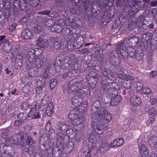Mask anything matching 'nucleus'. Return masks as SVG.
Instances as JSON below:
<instances>
[{"label":"nucleus","mask_w":157,"mask_h":157,"mask_svg":"<svg viewBox=\"0 0 157 157\" xmlns=\"http://www.w3.org/2000/svg\"><path fill=\"white\" fill-rule=\"evenodd\" d=\"M99 104V101L95 100L91 106L92 118L93 120L91 123L92 126L96 132L103 129V126L100 124L98 122L103 119L105 109L103 107L99 109L98 107Z\"/></svg>","instance_id":"nucleus-1"},{"label":"nucleus","mask_w":157,"mask_h":157,"mask_svg":"<svg viewBox=\"0 0 157 157\" xmlns=\"http://www.w3.org/2000/svg\"><path fill=\"white\" fill-rule=\"evenodd\" d=\"M75 59L74 55L69 57L65 56L63 54L59 55L56 57L53 64L56 71L59 72L62 69H70L72 67L71 63Z\"/></svg>","instance_id":"nucleus-2"},{"label":"nucleus","mask_w":157,"mask_h":157,"mask_svg":"<svg viewBox=\"0 0 157 157\" xmlns=\"http://www.w3.org/2000/svg\"><path fill=\"white\" fill-rule=\"evenodd\" d=\"M82 86V83L76 79H73L68 84H65L63 87V90L64 93H71L74 92L76 95L78 94Z\"/></svg>","instance_id":"nucleus-3"},{"label":"nucleus","mask_w":157,"mask_h":157,"mask_svg":"<svg viewBox=\"0 0 157 157\" xmlns=\"http://www.w3.org/2000/svg\"><path fill=\"white\" fill-rule=\"evenodd\" d=\"M36 49L34 50L32 48H29L28 58L29 62L31 66H33L36 68H39L44 65V61L39 59V56L35 54Z\"/></svg>","instance_id":"nucleus-4"},{"label":"nucleus","mask_w":157,"mask_h":157,"mask_svg":"<svg viewBox=\"0 0 157 157\" xmlns=\"http://www.w3.org/2000/svg\"><path fill=\"white\" fill-rule=\"evenodd\" d=\"M40 106L38 104H35L34 106L30 109L29 112L27 114L28 118L31 119H37L40 117V114L39 111Z\"/></svg>","instance_id":"nucleus-5"},{"label":"nucleus","mask_w":157,"mask_h":157,"mask_svg":"<svg viewBox=\"0 0 157 157\" xmlns=\"http://www.w3.org/2000/svg\"><path fill=\"white\" fill-rule=\"evenodd\" d=\"M36 21L37 23H39V25H42V27H51L54 22L53 19L46 18L41 16H38L36 18Z\"/></svg>","instance_id":"nucleus-6"},{"label":"nucleus","mask_w":157,"mask_h":157,"mask_svg":"<svg viewBox=\"0 0 157 157\" xmlns=\"http://www.w3.org/2000/svg\"><path fill=\"white\" fill-rule=\"evenodd\" d=\"M111 91L113 92L110 93L111 95V103L112 105H117L121 101L122 98L120 95L118 94V92L116 88H113Z\"/></svg>","instance_id":"nucleus-7"},{"label":"nucleus","mask_w":157,"mask_h":157,"mask_svg":"<svg viewBox=\"0 0 157 157\" xmlns=\"http://www.w3.org/2000/svg\"><path fill=\"white\" fill-rule=\"evenodd\" d=\"M60 40L59 37H52L50 39L51 44L50 47V49L54 51L60 49L61 48V45L60 41Z\"/></svg>","instance_id":"nucleus-8"},{"label":"nucleus","mask_w":157,"mask_h":157,"mask_svg":"<svg viewBox=\"0 0 157 157\" xmlns=\"http://www.w3.org/2000/svg\"><path fill=\"white\" fill-rule=\"evenodd\" d=\"M145 22L146 21L144 20V17L142 16H140L137 20L136 22H134L132 23V22H131L130 26L132 25H134L135 27L136 25L138 27L142 28L145 30H147L149 28V25H147Z\"/></svg>","instance_id":"nucleus-9"},{"label":"nucleus","mask_w":157,"mask_h":157,"mask_svg":"<svg viewBox=\"0 0 157 157\" xmlns=\"http://www.w3.org/2000/svg\"><path fill=\"white\" fill-rule=\"evenodd\" d=\"M94 130V132H91L89 135V141L91 143L96 144L99 140V134L102 133V129L101 131H97Z\"/></svg>","instance_id":"nucleus-10"},{"label":"nucleus","mask_w":157,"mask_h":157,"mask_svg":"<svg viewBox=\"0 0 157 157\" xmlns=\"http://www.w3.org/2000/svg\"><path fill=\"white\" fill-rule=\"evenodd\" d=\"M118 56L117 51L115 50L111 51L109 55L110 61L115 66H117L120 63V61L117 57Z\"/></svg>","instance_id":"nucleus-11"},{"label":"nucleus","mask_w":157,"mask_h":157,"mask_svg":"<svg viewBox=\"0 0 157 157\" xmlns=\"http://www.w3.org/2000/svg\"><path fill=\"white\" fill-rule=\"evenodd\" d=\"M130 94L131 96L130 99V103L133 106H137L140 104L141 101L140 98L139 96L136 94H133L132 95L131 92L130 91Z\"/></svg>","instance_id":"nucleus-12"},{"label":"nucleus","mask_w":157,"mask_h":157,"mask_svg":"<svg viewBox=\"0 0 157 157\" xmlns=\"http://www.w3.org/2000/svg\"><path fill=\"white\" fill-rule=\"evenodd\" d=\"M75 41V37L73 34H70L68 36V40L67 42V47L68 48L73 49L74 44Z\"/></svg>","instance_id":"nucleus-13"},{"label":"nucleus","mask_w":157,"mask_h":157,"mask_svg":"<svg viewBox=\"0 0 157 157\" xmlns=\"http://www.w3.org/2000/svg\"><path fill=\"white\" fill-rule=\"evenodd\" d=\"M33 36V33L32 30L26 29L23 30L21 33V36L22 38L29 40L32 38Z\"/></svg>","instance_id":"nucleus-14"},{"label":"nucleus","mask_w":157,"mask_h":157,"mask_svg":"<svg viewBox=\"0 0 157 157\" xmlns=\"http://www.w3.org/2000/svg\"><path fill=\"white\" fill-rule=\"evenodd\" d=\"M48 74L45 71L43 74L39 75L36 79V83L40 82V84L44 85L46 81L47 80Z\"/></svg>","instance_id":"nucleus-15"},{"label":"nucleus","mask_w":157,"mask_h":157,"mask_svg":"<svg viewBox=\"0 0 157 157\" xmlns=\"http://www.w3.org/2000/svg\"><path fill=\"white\" fill-rule=\"evenodd\" d=\"M36 45L38 46L43 48L47 47L48 44V41L46 39L39 37L36 40Z\"/></svg>","instance_id":"nucleus-16"},{"label":"nucleus","mask_w":157,"mask_h":157,"mask_svg":"<svg viewBox=\"0 0 157 157\" xmlns=\"http://www.w3.org/2000/svg\"><path fill=\"white\" fill-rule=\"evenodd\" d=\"M139 157H148V151L146 147L144 144L139 146Z\"/></svg>","instance_id":"nucleus-17"},{"label":"nucleus","mask_w":157,"mask_h":157,"mask_svg":"<svg viewBox=\"0 0 157 157\" xmlns=\"http://www.w3.org/2000/svg\"><path fill=\"white\" fill-rule=\"evenodd\" d=\"M113 13H112L109 10L106 11V12L104 13V15L102 16V20L103 21H105L107 23L110 21L112 19L114 14Z\"/></svg>","instance_id":"nucleus-18"},{"label":"nucleus","mask_w":157,"mask_h":157,"mask_svg":"<svg viewBox=\"0 0 157 157\" xmlns=\"http://www.w3.org/2000/svg\"><path fill=\"white\" fill-rule=\"evenodd\" d=\"M73 47L74 48H79L83 44L84 40L83 38L81 36H77L75 37V41Z\"/></svg>","instance_id":"nucleus-19"},{"label":"nucleus","mask_w":157,"mask_h":157,"mask_svg":"<svg viewBox=\"0 0 157 157\" xmlns=\"http://www.w3.org/2000/svg\"><path fill=\"white\" fill-rule=\"evenodd\" d=\"M77 96L73 97L71 99V102L75 106L80 105L82 103V99L81 96L77 94Z\"/></svg>","instance_id":"nucleus-20"},{"label":"nucleus","mask_w":157,"mask_h":157,"mask_svg":"<svg viewBox=\"0 0 157 157\" xmlns=\"http://www.w3.org/2000/svg\"><path fill=\"white\" fill-rule=\"evenodd\" d=\"M148 143L151 147H157V137L153 135L150 136L149 138Z\"/></svg>","instance_id":"nucleus-21"},{"label":"nucleus","mask_w":157,"mask_h":157,"mask_svg":"<svg viewBox=\"0 0 157 157\" xmlns=\"http://www.w3.org/2000/svg\"><path fill=\"white\" fill-rule=\"evenodd\" d=\"M111 83H105V82L102 83L101 85V87L102 89L105 91V92L108 93H110L113 92V91H111L112 89L113 88H115L113 87L112 85V87H111L110 85Z\"/></svg>","instance_id":"nucleus-22"},{"label":"nucleus","mask_w":157,"mask_h":157,"mask_svg":"<svg viewBox=\"0 0 157 157\" xmlns=\"http://www.w3.org/2000/svg\"><path fill=\"white\" fill-rule=\"evenodd\" d=\"M57 129L59 131L63 132H67L69 128V126L64 122H59L58 123Z\"/></svg>","instance_id":"nucleus-23"},{"label":"nucleus","mask_w":157,"mask_h":157,"mask_svg":"<svg viewBox=\"0 0 157 157\" xmlns=\"http://www.w3.org/2000/svg\"><path fill=\"white\" fill-rule=\"evenodd\" d=\"M82 117H80L78 116L76 118L74 119L72 122V124L75 126L81 128L83 126L82 120Z\"/></svg>","instance_id":"nucleus-24"},{"label":"nucleus","mask_w":157,"mask_h":157,"mask_svg":"<svg viewBox=\"0 0 157 157\" xmlns=\"http://www.w3.org/2000/svg\"><path fill=\"white\" fill-rule=\"evenodd\" d=\"M50 29L52 31H55L57 33H59L62 31V27L61 26V24L54 23Z\"/></svg>","instance_id":"nucleus-25"},{"label":"nucleus","mask_w":157,"mask_h":157,"mask_svg":"<svg viewBox=\"0 0 157 157\" xmlns=\"http://www.w3.org/2000/svg\"><path fill=\"white\" fill-rule=\"evenodd\" d=\"M138 42V38L135 36H133L130 39L128 38L127 42L130 46L133 47L136 46Z\"/></svg>","instance_id":"nucleus-26"},{"label":"nucleus","mask_w":157,"mask_h":157,"mask_svg":"<svg viewBox=\"0 0 157 157\" xmlns=\"http://www.w3.org/2000/svg\"><path fill=\"white\" fill-rule=\"evenodd\" d=\"M124 143V140L123 139L121 138H120L112 141L111 143V147L116 146H120L122 145Z\"/></svg>","instance_id":"nucleus-27"},{"label":"nucleus","mask_w":157,"mask_h":157,"mask_svg":"<svg viewBox=\"0 0 157 157\" xmlns=\"http://www.w3.org/2000/svg\"><path fill=\"white\" fill-rule=\"evenodd\" d=\"M53 109V104L52 102H50L48 104L46 109V114L48 116H50L52 113Z\"/></svg>","instance_id":"nucleus-28"},{"label":"nucleus","mask_w":157,"mask_h":157,"mask_svg":"<svg viewBox=\"0 0 157 157\" xmlns=\"http://www.w3.org/2000/svg\"><path fill=\"white\" fill-rule=\"evenodd\" d=\"M53 11L52 10L51 11L49 10H43L41 12V13L43 15H48L49 16L54 17H56V12H54L53 13L52 12Z\"/></svg>","instance_id":"nucleus-29"},{"label":"nucleus","mask_w":157,"mask_h":157,"mask_svg":"<svg viewBox=\"0 0 157 157\" xmlns=\"http://www.w3.org/2000/svg\"><path fill=\"white\" fill-rule=\"evenodd\" d=\"M148 111L150 117H154L157 115V110L155 107H153L149 108Z\"/></svg>","instance_id":"nucleus-30"},{"label":"nucleus","mask_w":157,"mask_h":157,"mask_svg":"<svg viewBox=\"0 0 157 157\" xmlns=\"http://www.w3.org/2000/svg\"><path fill=\"white\" fill-rule=\"evenodd\" d=\"M79 93L78 94L79 96H82V94L87 95H89L90 93L86 87L83 85L82 88L81 89V90L79 91Z\"/></svg>","instance_id":"nucleus-31"},{"label":"nucleus","mask_w":157,"mask_h":157,"mask_svg":"<svg viewBox=\"0 0 157 157\" xmlns=\"http://www.w3.org/2000/svg\"><path fill=\"white\" fill-rule=\"evenodd\" d=\"M36 92L37 94H40L43 92V90L44 85L40 84V82L38 83H36Z\"/></svg>","instance_id":"nucleus-32"},{"label":"nucleus","mask_w":157,"mask_h":157,"mask_svg":"<svg viewBox=\"0 0 157 157\" xmlns=\"http://www.w3.org/2000/svg\"><path fill=\"white\" fill-rule=\"evenodd\" d=\"M103 119L106 121V122H109L112 119V116L108 112L105 110L103 114Z\"/></svg>","instance_id":"nucleus-33"},{"label":"nucleus","mask_w":157,"mask_h":157,"mask_svg":"<svg viewBox=\"0 0 157 157\" xmlns=\"http://www.w3.org/2000/svg\"><path fill=\"white\" fill-rule=\"evenodd\" d=\"M116 49L117 51H119L121 53H123L124 51H125L126 46L125 44L120 43L117 45Z\"/></svg>","instance_id":"nucleus-34"},{"label":"nucleus","mask_w":157,"mask_h":157,"mask_svg":"<svg viewBox=\"0 0 157 157\" xmlns=\"http://www.w3.org/2000/svg\"><path fill=\"white\" fill-rule=\"evenodd\" d=\"M66 69L65 72L63 75V78H65L67 77H71L75 76V75H74L71 70L70 71L68 69Z\"/></svg>","instance_id":"nucleus-35"},{"label":"nucleus","mask_w":157,"mask_h":157,"mask_svg":"<svg viewBox=\"0 0 157 157\" xmlns=\"http://www.w3.org/2000/svg\"><path fill=\"white\" fill-rule=\"evenodd\" d=\"M27 0H20L19 7L21 10H25L27 6Z\"/></svg>","instance_id":"nucleus-36"},{"label":"nucleus","mask_w":157,"mask_h":157,"mask_svg":"<svg viewBox=\"0 0 157 157\" xmlns=\"http://www.w3.org/2000/svg\"><path fill=\"white\" fill-rule=\"evenodd\" d=\"M127 53L129 56L131 57L135 58L136 52V50L132 48H129L127 51Z\"/></svg>","instance_id":"nucleus-37"},{"label":"nucleus","mask_w":157,"mask_h":157,"mask_svg":"<svg viewBox=\"0 0 157 157\" xmlns=\"http://www.w3.org/2000/svg\"><path fill=\"white\" fill-rule=\"evenodd\" d=\"M29 2V5L32 7H36L38 6L39 0H27Z\"/></svg>","instance_id":"nucleus-38"},{"label":"nucleus","mask_w":157,"mask_h":157,"mask_svg":"<svg viewBox=\"0 0 157 157\" xmlns=\"http://www.w3.org/2000/svg\"><path fill=\"white\" fill-rule=\"evenodd\" d=\"M25 140L26 143L28 145H31L35 143V141L29 136H27Z\"/></svg>","instance_id":"nucleus-39"},{"label":"nucleus","mask_w":157,"mask_h":157,"mask_svg":"<svg viewBox=\"0 0 157 157\" xmlns=\"http://www.w3.org/2000/svg\"><path fill=\"white\" fill-rule=\"evenodd\" d=\"M110 147V145L107 143H103L101 144L99 147V150L101 151H105L107 150Z\"/></svg>","instance_id":"nucleus-40"},{"label":"nucleus","mask_w":157,"mask_h":157,"mask_svg":"<svg viewBox=\"0 0 157 157\" xmlns=\"http://www.w3.org/2000/svg\"><path fill=\"white\" fill-rule=\"evenodd\" d=\"M99 50H96L95 52V57L100 61H102L103 59V55L100 52Z\"/></svg>","instance_id":"nucleus-41"},{"label":"nucleus","mask_w":157,"mask_h":157,"mask_svg":"<svg viewBox=\"0 0 157 157\" xmlns=\"http://www.w3.org/2000/svg\"><path fill=\"white\" fill-rule=\"evenodd\" d=\"M30 90L31 87L29 85L25 86L22 89L23 92L27 95L30 94Z\"/></svg>","instance_id":"nucleus-42"},{"label":"nucleus","mask_w":157,"mask_h":157,"mask_svg":"<svg viewBox=\"0 0 157 157\" xmlns=\"http://www.w3.org/2000/svg\"><path fill=\"white\" fill-rule=\"evenodd\" d=\"M17 117L21 121H24L27 118V115L26 113H19L17 116Z\"/></svg>","instance_id":"nucleus-43"},{"label":"nucleus","mask_w":157,"mask_h":157,"mask_svg":"<svg viewBox=\"0 0 157 157\" xmlns=\"http://www.w3.org/2000/svg\"><path fill=\"white\" fill-rule=\"evenodd\" d=\"M57 80L54 78L52 79L50 81V86L52 89H53L57 85Z\"/></svg>","instance_id":"nucleus-44"},{"label":"nucleus","mask_w":157,"mask_h":157,"mask_svg":"<svg viewBox=\"0 0 157 157\" xmlns=\"http://www.w3.org/2000/svg\"><path fill=\"white\" fill-rule=\"evenodd\" d=\"M74 111H70L68 115V117L69 119L74 120V119L76 118L78 116L75 113H74Z\"/></svg>","instance_id":"nucleus-45"},{"label":"nucleus","mask_w":157,"mask_h":157,"mask_svg":"<svg viewBox=\"0 0 157 157\" xmlns=\"http://www.w3.org/2000/svg\"><path fill=\"white\" fill-rule=\"evenodd\" d=\"M110 93H107L105 98L103 100V101L105 103H111V95Z\"/></svg>","instance_id":"nucleus-46"},{"label":"nucleus","mask_w":157,"mask_h":157,"mask_svg":"<svg viewBox=\"0 0 157 157\" xmlns=\"http://www.w3.org/2000/svg\"><path fill=\"white\" fill-rule=\"evenodd\" d=\"M10 134V131L8 128L5 129L3 131L2 135L3 138H5L9 135Z\"/></svg>","instance_id":"nucleus-47"},{"label":"nucleus","mask_w":157,"mask_h":157,"mask_svg":"<svg viewBox=\"0 0 157 157\" xmlns=\"http://www.w3.org/2000/svg\"><path fill=\"white\" fill-rule=\"evenodd\" d=\"M114 75L112 73H110L106 77L108 79H110L112 82H110L112 84L113 83L114 81L115 80V78L114 76Z\"/></svg>","instance_id":"nucleus-48"},{"label":"nucleus","mask_w":157,"mask_h":157,"mask_svg":"<svg viewBox=\"0 0 157 157\" xmlns=\"http://www.w3.org/2000/svg\"><path fill=\"white\" fill-rule=\"evenodd\" d=\"M29 108V104L28 102L27 101H25L23 102L21 107V110L25 111L27 110Z\"/></svg>","instance_id":"nucleus-49"},{"label":"nucleus","mask_w":157,"mask_h":157,"mask_svg":"<svg viewBox=\"0 0 157 157\" xmlns=\"http://www.w3.org/2000/svg\"><path fill=\"white\" fill-rule=\"evenodd\" d=\"M28 153L30 155H33L36 151V147L35 146H31L28 149Z\"/></svg>","instance_id":"nucleus-50"},{"label":"nucleus","mask_w":157,"mask_h":157,"mask_svg":"<svg viewBox=\"0 0 157 157\" xmlns=\"http://www.w3.org/2000/svg\"><path fill=\"white\" fill-rule=\"evenodd\" d=\"M48 100V98L47 96H44L41 100V104L42 105H45L47 103Z\"/></svg>","instance_id":"nucleus-51"},{"label":"nucleus","mask_w":157,"mask_h":157,"mask_svg":"<svg viewBox=\"0 0 157 157\" xmlns=\"http://www.w3.org/2000/svg\"><path fill=\"white\" fill-rule=\"evenodd\" d=\"M123 86L125 88H129L131 86V82L129 80H125L124 81Z\"/></svg>","instance_id":"nucleus-52"},{"label":"nucleus","mask_w":157,"mask_h":157,"mask_svg":"<svg viewBox=\"0 0 157 157\" xmlns=\"http://www.w3.org/2000/svg\"><path fill=\"white\" fill-rule=\"evenodd\" d=\"M39 24V23H38L37 25ZM37 25V27H35L34 28V30L35 32H36L37 33H40L41 31L43 30V28H42L41 26H42L41 25Z\"/></svg>","instance_id":"nucleus-53"},{"label":"nucleus","mask_w":157,"mask_h":157,"mask_svg":"<svg viewBox=\"0 0 157 157\" xmlns=\"http://www.w3.org/2000/svg\"><path fill=\"white\" fill-rule=\"evenodd\" d=\"M5 149V153H9L11 152L10 151L12 149V147L11 146L6 144Z\"/></svg>","instance_id":"nucleus-54"},{"label":"nucleus","mask_w":157,"mask_h":157,"mask_svg":"<svg viewBox=\"0 0 157 157\" xmlns=\"http://www.w3.org/2000/svg\"><path fill=\"white\" fill-rule=\"evenodd\" d=\"M151 92V89L147 87L144 88L142 90V93L146 94H150Z\"/></svg>","instance_id":"nucleus-55"},{"label":"nucleus","mask_w":157,"mask_h":157,"mask_svg":"<svg viewBox=\"0 0 157 157\" xmlns=\"http://www.w3.org/2000/svg\"><path fill=\"white\" fill-rule=\"evenodd\" d=\"M62 33L64 35H67L70 33V30L67 27H65L62 29Z\"/></svg>","instance_id":"nucleus-56"},{"label":"nucleus","mask_w":157,"mask_h":157,"mask_svg":"<svg viewBox=\"0 0 157 157\" xmlns=\"http://www.w3.org/2000/svg\"><path fill=\"white\" fill-rule=\"evenodd\" d=\"M6 144L0 143V152L2 153H5V146Z\"/></svg>","instance_id":"nucleus-57"},{"label":"nucleus","mask_w":157,"mask_h":157,"mask_svg":"<svg viewBox=\"0 0 157 157\" xmlns=\"http://www.w3.org/2000/svg\"><path fill=\"white\" fill-rule=\"evenodd\" d=\"M137 89L138 90H140L143 87V84L142 83L138 82L136 83Z\"/></svg>","instance_id":"nucleus-58"},{"label":"nucleus","mask_w":157,"mask_h":157,"mask_svg":"<svg viewBox=\"0 0 157 157\" xmlns=\"http://www.w3.org/2000/svg\"><path fill=\"white\" fill-rule=\"evenodd\" d=\"M78 51L79 52L80 54H84L85 53H87L88 52V50L86 48H84L81 50H78Z\"/></svg>","instance_id":"nucleus-59"},{"label":"nucleus","mask_w":157,"mask_h":157,"mask_svg":"<svg viewBox=\"0 0 157 157\" xmlns=\"http://www.w3.org/2000/svg\"><path fill=\"white\" fill-rule=\"evenodd\" d=\"M157 73L155 71H152L149 74V76L150 78H153L157 75Z\"/></svg>","instance_id":"nucleus-60"},{"label":"nucleus","mask_w":157,"mask_h":157,"mask_svg":"<svg viewBox=\"0 0 157 157\" xmlns=\"http://www.w3.org/2000/svg\"><path fill=\"white\" fill-rule=\"evenodd\" d=\"M96 150V146L94 144H92L91 145L90 147L89 148L88 151L91 152L92 150Z\"/></svg>","instance_id":"nucleus-61"},{"label":"nucleus","mask_w":157,"mask_h":157,"mask_svg":"<svg viewBox=\"0 0 157 157\" xmlns=\"http://www.w3.org/2000/svg\"><path fill=\"white\" fill-rule=\"evenodd\" d=\"M29 17L28 16H26L25 17H24L22 18L19 21V22L21 24H24V23L27 20L29 19Z\"/></svg>","instance_id":"nucleus-62"},{"label":"nucleus","mask_w":157,"mask_h":157,"mask_svg":"<svg viewBox=\"0 0 157 157\" xmlns=\"http://www.w3.org/2000/svg\"><path fill=\"white\" fill-rule=\"evenodd\" d=\"M20 0L18 1L17 0H15L13 2V5L15 7H19V6Z\"/></svg>","instance_id":"nucleus-63"},{"label":"nucleus","mask_w":157,"mask_h":157,"mask_svg":"<svg viewBox=\"0 0 157 157\" xmlns=\"http://www.w3.org/2000/svg\"><path fill=\"white\" fill-rule=\"evenodd\" d=\"M151 13L153 15V19L155 17H157V9H154L151 11Z\"/></svg>","instance_id":"nucleus-64"}]
</instances>
